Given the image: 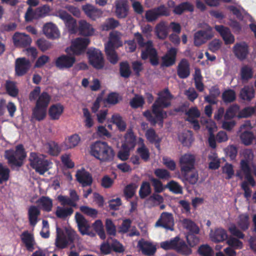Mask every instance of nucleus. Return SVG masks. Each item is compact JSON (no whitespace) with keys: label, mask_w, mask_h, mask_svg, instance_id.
I'll return each mask as SVG.
<instances>
[{"label":"nucleus","mask_w":256,"mask_h":256,"mask_svg":"<svg viewBox=\"0 0 256 256\" xmlns=\"http://www.w3.org/2000/svg\"><path fill=\"white\" fill-rule=\"evenodd\" d=\"M158 98L152 106V112L154 114L153 116L150 110H146L143 113V115L152 126L156 124L162 128L164 125V120L167 117V112L166 111L160 110V108H164L171 105L170 100L173 96L170 94L168 88H164L158 93Z\"/></svg>","instance_id":"1"},{"label":"nucleus","mask_w":256,"mask_h":256,"mask_svg":"<svg viewBox=\"0 0 256 256\" xmlns=\"http://www.w3.org/2000/svg\"><path fill=\"white\" fill-rule=\"evenodd\" d=\"M134 38L142 50L140 57L142 60L149 59L150 64L153 66H157L159 64V58L156 50L154 48L153 42L151 40L144 41L141 34L138 32L134 34Z\"/></svg>","instance_id":"2"},{"label":"nucleus","mask_w":256,"mask_h":256,"mask_svg":"<svg viewBox=\"0 0 256 256\" xmlns=\"http://www.w3.org/2000/svg\"><path fill=\"white\" fill-rule=\"evenodd\" d=\"M90 153L92 156L102 162L113 161L115 152L112 147L105 142L97 140L90 146Z\"/></svg>","instance_id":"3"},{"label":"nucleus","mask_w":256,"mask_h":256,"mask_svg":"<svg viewBox=\"0 0 256 256\" xmlns=\"http://www.w3.org/2000/svg\"><path fill=\"white\" fill-rule=\"evenodd\" d=\"M160 246L166 250H174L177 253L184 256H188L192 253V249L179 236H176L170 240L161 242Z\"/></svg>","instance_id":"4"},{"label":"nucleus","mask_w":256,"mask_h":256,"mask_svg":"<svg viewBox=\"0 0 256 256\" xmlns=\"http://www.w3.org/2000/svg\"><path fill=\"white\" fill-rule=\"evenodd\" d=\"M4 156L12 167H20L24 164V160L26 158V154L23 145L20 144L16 146L15 150H6Z\"/></svg>","instance_id":"5"},{"label":"nucleus","mask_w":256,"mask_h":256,"mask_svg":"<svg viewBox=\"0 0 256 256\" xmlns=\"http://www.w3.org/2000/svg\"><path fill=\"white\" fill-rule=\"evenodd\" d=\"M31 167L40 174L42 175L50 169L51 162L46 160L43 155H38L36 152H31L29 157Z\"/></svg>","instance_id":"6"},{"label":"nucleus","mask_w":256,"mask_h":256,"mask_svg":"<svg viewBox=\"0 0 256 256\" xmlns=\"http://www.w3.org/2000/svg\"><path fill=\"white\" fill-rule=\"evenodd\" d=\"M86 53L90 64L94 68L101 70L104 68V58L100 50L96 48H90Z\"/></svg>","instance_id":"7"},{"label":"nucleus","mask_w":256,"mask_h":256,"mask_svg":"<svg viewBox=\"0 0 256 256\" xmlns=\"http://www.w3.org/2000/svg\"><path fill=\"white\" fill-rule=\"evenodd\" d=\"M90 42L88 38H78L72 42L70 47V50L74 55L80 56L84 54Z\"/></svg>","instance_id":"8"},{"label":"nucleus","mask_w":256,"mask_h":256,"mask_svg":"<svg viewBox=\"0 0 256 256\" xmlns=\"http://www.w3.org/2000/svg\"><path fill=\"white\" fill-rule=\"evenodd\" d=\"M241 172L244 175L246 180L248 181L250 186H254L256 185L255 180L252 175L251 168L247 160H242L240 161V170L236 174V176L242 180L243 177Z\"/></svg>","instance_id":"9"},{"label":"nucleus","mask_w":256,"mask_h":256,"mask_svg":"<svg viewBox=\"0 0 256 256\" xmlns=\"http://www.w3.org/2000/svg\"><path fill=\"white\" fill-rule=\"evenodd\" d=\"M76 61L74 56L62 54L57 58L54 62L55 66L60 70L71 68Z\"/></svg>","instance_id":"10"},{"label":"nucleus","mask_w":256,"mask_h":256,"mask_svg":"<svg viewBox=\"0 0 256 256\" xmlns=\"http://www.w3.org/2000/svg\"><path fill=\"white\" fill-rule=\"evenodd\" d=\"M157 227H162L166 230H174V220L172 214L167 212H163L155 224Z\"/></svg>","instance_id":"11"},{"label":"nucleus","mask_w":256,"mask_h":256,"mask_svg":"<svg viewBox=\"0 0 256 256\" xmlns=\"http://www.w3.org/2000/svg\"><path fill=\"white\" fill-rule=\"evenodd\" d=\"M196 158L194 154H185L180 158V165L182 172H188L194 168Z\"/></svg>","instance_id":"12"},{"label":"nucleus","mask_w":256,"mask_h":256,"mask_svg":"<svg viewBox=\"0 0 256 256\" xmlns=\"http://www.w3.org/2000/svg\"><path fill=\"white\" fill-rule=\"evenodd\" d=\"M30 63L28 60L25 58H18L16 60L15 72L18 76L24 75L29 70Z\"/></svg>","instance_id":"13"},{"label":"nucleus","mask_w":256,"mask_h":256,"mask_svg":"<svg viewBox=\"0 0 256 256\" xmlns=\"http://www.w3.org/2000/svg\"><path fill=\"white\" fill-rule=\"evenodd\" d=\"M60 17L64 21L70 33L73 34L77 32L76 21L71 15L67 12L63 11L60 14Z\"/></svg>","instance_id":"14"},{"label":"nucleus","mask_w":256,"mask_h":256,"mask_svg":"<svg viewBox=\"0 0 256 256\" xmlns=\"http://www.w3.org/2000/svg\"><path fill=\"white\" fill-rule=\"evenodd\" d=\"M14 45L17 48H26L30 45V37L23 33L16 32L12 37Z\"/></svg>","instance_id":"15"},{"label":"nucleus","mask_w":256,"mask_h":256,"mask_svg":"<svg viewBox=\"0 0 256 256\" xmlns=\"http://www.w3.org/2000/svg\"><path fill=\"white\" fill-rule=\"evenodd\" d=\"M214 28L220 34L226 44H232L234 42V37L229 28L222 25H216Z\"/></svg>","instance_id":"16"},{"label":"nucleus","mask_w":256,"mask_h":256,"mask_svg":"<svg viewBox=\"0 0 256 256\" xmlns=\"http://www.w3.org/2000/svg\"><path fill=\"white\" fill-rule=\"evenodd\" d=\"M115 14L118 18H126L128 13V6L126 0H117L115 2Z\"/></svg>","instance_id":"17"},{"label":"nucleus","mask_w":256,"mask_h":256,"mask_svg":"<svg viewBox=\"0 0 256 256\" xmlns=\"http://www.w3.org/2000/svg\"><path fill=\"white\" fill-rule=\"evenodd\" d=\"M75 219L80 234L82 235L88 234L90 226L84 216L80 213L76 212L75 214Z\"/></svg>","instance_id":"18"},{"label":"nucleus","mask_w":256,"mask_h":256,"mask_svg":"<svg viewBox=\"0 0 256 256\" xmlns=\"http://www.w3.org/2000/svg\"><path fill=\"white\" fill-rule=\"evenodd\" d=\"M82 10L88 17L94 20L102 15V12L100 9L89 4L82 6Z\"/></svg>","instance_id":"19"},{"label":"nucleus","mask_w":256,"mask_h":256,"mask_svg":"<svg viewBox=\"0 0 256 256\" xmlns=\"http://www.w3.org/2000/svg\"><path fill=\"white\" fill-rule=\"evenodd\" d=\"M176 49L174 48H170L162 58V65L166 67H170L173 66L176 61Z\"/></svg>","instance_id":"20"},{"label":"nucleus","mask_w":256,"mask_h":256,"mask_svg":"<svg viewBox=\"0 0 256 256\" xmlns=\"http://www.w3.org/2000/svg\"><path fill=\"white\" fill-rule=\"evenodd\" d=\"M212 36V34L210 32L204 30H198L194 34V44L196 46H199L211 39Z\"/></svg>","instance_id":"21"},{"label":"nucleus","mask_w":256,"mask_h":256,"mask_svg":"<svg viewBox=\"0 0 256 256\" xmlns=\"http://www.w3.org/2000/svg\"><path fill=\"white\" fill-rule=\"evenodd\" d=\"M44 35L48 38L56 39L59 38L60 34L56 24L52 23L46 24L42 28Z\"/></svg>","instance_id":"22"},{"label":"nucleus","mask_w":256,"mask_h":256,"mask_svg":"<svg viewBox=\"0 0 256 256\" xmlns=\"http://www.w3.org/2000/svg\"><path fill=\"white\" fill-rule=\"evenodd\" d=\"M177 74L180 78H186L190 75V65L188 60L182 58L179 62L177 68Z\"/></svg>","instance_id":"23"},{"label":"nucleus","mask_w":256,"mask_h":256,"mask_svg":"<svg viewBox=\"0 0 256 256\" xmlns=\"http://www.w3.org/2000/svg\"><path fill=\"white\" fill-rule=\"evenodd\" d=\"M234 52L240 60H244L248 54V46L245 42L236 43L234 46Z\"/></svg>","instance_id":"24"},{"label":"nucleus","mask_w":256,"mask_h":256,"mask_svg":"<svg viewBox=\"0 0 256 256\" xmlns=\"http://www.w3.org/2000/svg\"><path fill=\"white\" fill-rule=\"evenodd\" d=\"M138 246L142 254L146 256H152L156 250V246L148 241L140 240L138 242Z\"/></svg>","instance_id":"25"},{"label":"nucleus","mask_w":256,"mask_h":256,"mask_svg":"<svg viewBox=\"0 0 256 256\" xmlns=\"http://www.w3.org/2000/svg\"><path fill=\"white\" fill-rule=\"evenodd\" d=\"M76 180L82 184L83 187L90 186L92 182V178L91 174L86 170H78L76 175Z\"/></svg>","instance_id":"26"},{"label":"nucleus","mask_w":256,"mask_h":256,"mask_svg":"<svg viewBox=\"0 0 256 256\" xmlns=\"http://www.w3.org/2000/svg\"><path fill=\"white\" fill-rule=\"evenodd\" d=\"M210 236L212 240L214 242H224L228 237L226 232L222 228H216L214 231L211 230Z\"/></svg>","instance_id":"27"},{"label":"nucleus","mask_w":256,"mask_h":256,"mask_svg":"<svg viewBox=\"0 0 256 256\" xmlns=\"http://www.w3.org/2000/svg\"><path fill=\"white\" fill-rule=\"evenodd\" d=\"M21 240L22 242L25 244L27 250L32 252L34 250V245L35 244L34 235L28 231H24L21 235Z\"/></svg>","instance_id":"28"},{"label":"nucleus","mask_w":256,"mask_h":256,"mask_svg":"<svg viewBox=\"0 0 256 256\" xmlns=\"http://www.w3.org/2000/svg\"><path fill=\"white\" fill-rule=\"evenodd\" d=\"M220 94V92L218 86H212L210 89L209 94L204 96V100L210 104H216L218 102L217 98Z\"/></svg>","instance_id":"29"},{"label":"nucleus","mask_w":256,"mask_h":256,"mask_svg":"<svg viewBox=\"0 0 256 256\" xmlns=\"http://www.w3.org/2000/svg\"><path fill=\"white\" fill-rule=\"evenodd\" d=\"M64 110V106L60 104L51 106L48 110V114L50 118L52 120H58L62 114Z\"/></svg>","instance_id":"30"},{"label":"nucleus","mask_w":256,"mask_h":256,"mask_svg":"<svg viewBox=\"0 0 256 256\" xmlns=\"http://www.w3.org/2000/svg\"><path fill=\"white\" fill-rule=\"evenodd\" d=\"M80 34L84 36H90L93 34L94 29L92 26L86 20H81L79 22V26L78 28Z\"/></svg>","instance_id":"31"},{"label":"nucleus","mask_w":256,"mask_h":256,"mask_svg":"<svg viewBox=\"0 0 256 256\" xmlns=\"http://www.w3.org/2000/svg\"><path fill=\"white\" fill-rule=\"evenodd\" d=\"M136 145V136L132 130H128L124 135V141L122 146L132 150Z\"/></svg>","instance_id":"32"},{"label":"nucleus","mask_w":256,"mask_h":256,"mask_svg":"<svg viewBox=\"0 0 256 256\" xmlns=\"http://www.w3.org/2000/svg\"><path fill=\"white\" fill-rule=\"evenodd\" d=\"M194 10V6L188 2H185L174 6L173 12L176 14H182L184 12H192Z\"/></svg>","instance_id":"33"},{"label":"nucleus","mask_w":256,"mask_h":256,"mask_svg":"<svg viewBox=\"0 0 256 256\" xmlns=\"http://www.w3.org/2000/svg\"><path fill=\"white\" fill-rule=\"evenodd\" d=\"M254 96V91L252 87L245 86L242 88L240 94V97L244 100L250 101Z\"/></svg>","instance_id":"34"},{"label":"nucleus","mask_w":256,"mask_h":256,"mask_svg":"<svg viewBox=\"0 0 256 256\" xmlns=\"http://www.w3.org/2000/svg\"><path fill=\"white\" fill-rule=\"evenodd\" d=\"M40 214V210L35 206H30L28 210V216L30 224L32 226H35L38 222V218Z\"/></svg>","instance_id":"35"},{"label":"nucleus","mask_w":256,"mask_h":256,"mask_svg":"<svg viewBox=\"0 0 256 256\" xmlns=\"http://www.w3.org/2000/svg\"><path fill=\"white\" fill-rule=\"evenodd\" d=\"M184 227L186 229L188 232V234H198L200 228L196 224L191 220L184 218L182 221Z\"/></svg>","instance_id":"36"},{"label":"nucleus","mask_w":256,"mask_h":256,"mask_svg":"<svg viewBox=\"0 0 256 256\" xmlns=\"http://www.w3.org/2000/svg\"><path fill=\"white\" fill-rule=\"evenodd\" d=\"M236 93L234 90H226L222 93V98L226 104H230L234 102L236 100Z\"/></svg>","instance_id":"37"},{"label":"nucleus","mask_w":256,"mask_h":256,"mask_svg":"<svg viewBox=\"0 0 256 256\" xmlns=\"http://www.w3.org/2000/svg\"><path fill=\"white\" fill-rule=\"evenodd\" d=\"M50 99L51 97L50 95L47 92H43L38 98L36 104L39 106L47 108Z\"/></svg>","instance_id":"38"},{"label":"nucleus","mask_w":256,"mask_h":256,"mask_svg":"<svg viewBox=\"0 0 256 256\" xmlns=\"http://www.w3.org/2000/svg\"><path fill=\"white\" fill-rule=\"evenodd\" d=\"M46 108L36 104L32 110V117L38 121L43 120L46 116Z\"/></svg>","instance_id":"39"},{"label":"nucleus","mask_w":256,"mask_h":256,"mask_svg":"<svg viewBox=\"0 0 256 256\" xmlns=\"http://www.w3.org/2000/svg\"><path fill=\"white\" fill-rule=\"evenodd\" d=\"M156 32L157 36L160 39L164 40L167 37L168 26L164 22H160L156 26Z\"/></svg>","instance_id":"40"},{"label":"nucleus","mask_w":256,"mask_h":256,"mask_svg":"<svg viewBox=\"0 0 256 256\" xmlns=\"http://www.w3.org/2000/svg\"><path fill=\"white\" fill-rule=\"evenodd\" d=\"M5 88L8 94L14 98L16 97L18 94V90L16 86V82L13 81L6 80Z\"/></svg>","instance_id":"41"},{"label":"nucleus","mask_w":256,"mask_h":256,"mask_svg":"<svg viewBox=\"0 0 256 256\" xmlns=\"http://www.w3.org/2000/svg\"><path fill=\"white\" fill-rule=\"evenodd\" d=\"M238 226L243 231H246L248 228L250 222L248 214H242L239 216Z\"/></svg>","instance_id":"42"},{"label":"nucleus","mask_w":256,"mask_h":256,"mask_svg":"<svg viewBox=\"0 0 256 256\" xmlns=\"http://www.w3.org/2000/svg\"><path fill=\"white\" fill-rule=\"evenodd\" d=\"M240 106L237 104H234L230 106L224 115V118L225 120H230L236 116V114L238 112H239Z\"/></svg>","instance_id":"43"},{"label":"nucleus","mask_w":256,"mask_h":256,"mask_svg":"<svg viewBox=\"0 0 256 256\" xmlns=\"http://www.w3.org/2000/svg\"><path fill=\"white\" fill-rule=\"evenodd\" d=\"M242 142L245 146L251 144L254 139V136L252 132L245 130L240 135Z\"/></svg>","instance_id":"44"},{"label":"nucleus","mask_w":256,"mask_h":256,"mask_svg":"<svg viewBox=\"0 0 256 256\" xmlns=\"http://www.w3.org/2000/svg\"><path fill=\"white\" fill-rule=\"evenodd\" d=\"M122 46V42L120 40V38L117 34H110V40L105 45V48L115 49V46L119 47Z\"/></svg>","instance_id":"45"},{"label":"nucleus","mask_w":256,"mask_h":256,"mask_svg":"<svg viewBox=\"0 0 256 256\" xmlns=\"http://www.w3.org/2000/svg\"><path fill=\"white\" fill-rule=\"evenodd\" d=\"M112 120L120 132H124L126 130V123L123 120L122 117L119 114H113L112 117Z\"/></svg>","instance_id":"46"},{"label":"nucleus","mask_w":256,"mask_h":256,"mask_svg":"<svg viewBox=\"0 0 256 256\" xmlns=\"http://www.w3.org/2000/svg\"><path fill=\"white\" fill-rule=\"evenodd\" d=\"M74 212L72 208H62L58 206L56 212V215L60 218H65L68 216H71Z\"/></svg>","instance_id":"47"},{"label":"nucleus","mask_w":256,"mask_h":256,"mask_svg":"<svg viewBox=\"0 0 256 256\" xmlns=\"http://www.w3.org/2000/svg\"><path fill=\"white\" fill-rule=\"evenodd\" d=\"M120 25V22L118 20L111 18L106 20V22L102 25V28L103 30L108 31L114 30Z\"/></svg>","instance_id":"48"},{"label":"nucleus","mask_w":256,"mask_h":256,"mask_svg":"<svg viewBox=\"0 0 256 256\" xmlns=\"http://www.w3.org/2000/svg\"><path fill=\"white\" fill-rule=\"evenodd\" d=\"M120 76L122 78H127L130 76L132 72L130 69V65L127 61L120 62Z\"/></svg>","instance_id":"49"},{"label":"nucleus","mask_w":256,"mask_h":256,"mask_svg":"<svg viewBox=\"0 0 256 256\" xmlns=\"http://www.w3.org/2000/svg\"><path fill=\"white\" fill-rule=\"evenodd\" d=\"M253 76V72L251 67L246 65L242 66L240 70V77L242 81H248Z\"/></svg>","instance_id":"50"},{"label":"nucleus","mask_w":256,"mask_h":256,"mask_svg":"<svg viewBox=\"0 0 256 256\" xmlns=\"http://www.w3.org/2000/svg\"><path fill=\"white\" fill-rule=\"evenodd\" d=\"M105 52L108 60L112 64H115L118 62V58L115 50V49L105 48Z\"/></svg>","instance_id":"51"},{"label":"nucleus","mask_w":256,"mask_h":256,"mask_svg":"<svg viewBox=\"0 0 256 256\" xmlns=\"http://www.w3.org/2000/svg\"><path fill=\"white\" fill-rule=\"evenodd\" d=\"M151 193L150 184L148 182H142L139 194L141 198H144Z\"/></svg>","instance_id":"52"},{"label":"nucleus","mask_w":256,"mask_h":256,"mask_svg":"<svg viewBox=\"0 0 256 256\" xmlns=\"http://www.w3.org/2000/svg\"><path fill=\"white\" fill-rule=\"evenodd\" d=\"M94 230L102 240L106 238V234L104 229L103 224L100 220H96L93 224Z\"/></svg>","instance_id":"53"},{"label":"nucleus","mask_w":256,"mask_h":256,"mask_svg":"<svg viewBox=\"0 0 256 256\" xmlns=\"http://www.w3.org/2000/svg\"><path fill=\"white\" fill-rule=\"evenodd\" d=\"M144 104V98L142 96L136 94L135 96L130 100V104L133 108H138L142 107Z\"/></svg>","instance_id":"54"},{"label":"nucleus","mask_w":256,"mask_h":256,"mask_svg":"<svg viewBox=\"0 0 256 256\" xmlns=\"http://www.w3.org/2000/svg\"><path fill=\"white\" fill-rule=\"evenodd\" d=\"M166 188H168L170 191L176 194H181L182 193V186L176 182L171 180L168 182L165 186Z\"/></svg>","instance_id":"55"},{"label":"nucleus","mask_w":256,"mask_h":256,"mask_svg":"<svg viewBox=\"0 0 256 256\" xmlns=\"http://www.w3.org/2000/svg\"><path fill=\"white\" fill-rule=\"evenodd\" d=\"M255 113V109L252 106H246L240 110L237 116L238 118H247Z\"/></svg>","instance_id":"56"},{"label":"nucleus","mask_w":256,"mask_h":256,"mask_svg":"<svg viewBox=\"0 0 256 256\" xmlns=\"http://www.w3.org/2000/svg\"><path fill=\"white\" fill-rule=\"evenodd\" d=\"M80 210L84 214L92 218H96L98 214V212L96 209L90 208L88 206H80Z\"/></svg>","instance_id":"57"},{"label":"nucleus","mask_w":256,"mask_h":256,"mask_svg":"<svg viewBox=\"0 0 256 256\" xmlns=\"http://www.w3.org/2000/svg\"><path fill=\"white\" fill-rule=\"evenodd\" d=\"M105 226L108 234L116 236V226L111 219H106Z\"/></svg>","instance_id":"58"},{"label":"nucleus","mask_w":256,"mask_h":256,"mask_svg":"<svg viewBox=\"0 0 256 256\" xmlns=\"http://www.w3.org/2000/svg\"><path fill=\"white\" fill-rule=\"evenodd\" d=\"M40 202L42 204L43 210L47 212H50L52 210V199L47 196H42L40 200Z\"/></svg>","instance_id":"59"},{"label":"nucleus","mask_w":256,"mask_h":256,"mask_svg":"<svg viewBox=\"0 0 256 256\" xmlns=\"http://www.w3.org/2000/svg\"><path fill=\"white\" fill-rule=\"evenodd\" d=\"M121 100L122 98L119 96L118 94L112 92L108 94L107 98L104 101L108 104L115 105L118 103L119 101Z\"/></svg>","instance_id":"60"},{"label":"nucleus","mask_w":256,"mask_h":256,"mask_svg":"<svg viewBox=\"0 0 256 256\" xmlns=\"http://www.w3.org/2000/svg\"><path fill=\"white\" fill-rule=\"evenodd\" d=\"M132 220L130 218H126L122 220V224L118 228V232L122 234L127 233L131 226Z\"/></svg>","instance_id":"61"},{"label":"nucleus","mask_w":256,"mask_h":256,"mask_svg":"<svg viewBox=\"0 0 256 256\" xmlns=\"http://www.w3.org/2000/svg\"><path fill=\"white\" fill-rule=\"evenodd\" d=\"M154 174L156 177L162 180H168L171 177L170 172L164 168H156L154 170Z\"/></svg>","instance_id":"62"},{"label":"nucleus","mask_w":256,"mask_h":256,"mask_svg":"<svg viewBox=\"0 0 256 256\" xmlns=\"http://www.w3.org/2000/svg\"><path fill=\"white\" fill-rule=\"evenodd\" d=\"M198 254L201 256H213L212 249L208 244L200 246L198 249Z\"/></svg>","instance_id":"63"},{"label":"nucleus","mask_w":256,"mask_h":256,"mask_svg":"<svg viewBox=\"0 0 256 256\" xmlns=\"http://www.w3.org/2000/svg\"><path fill=\"white\" fill-rule=\"evenodd\" d=\"M48 153L52 156H58L60 152V148L58 144L54 142H50L48 144Z\"/></svg>","instance_id":"64"}]
</instances>
